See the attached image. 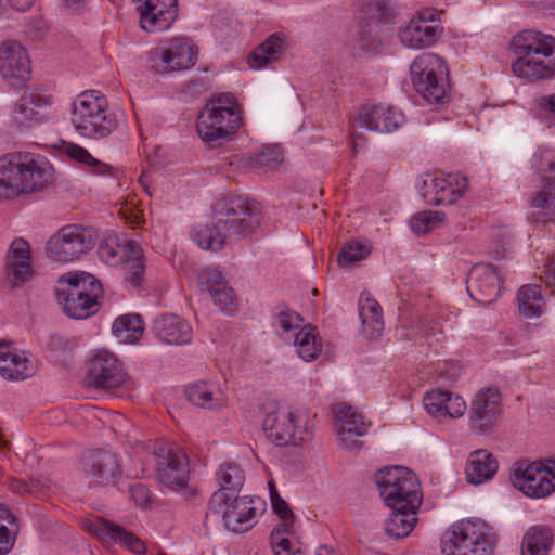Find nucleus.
<instances>
[{
  "label": "nucleus",
  "mask_w": 555,
  "mask_h": 555,
  "mask_svg": "<svg viewBox=\"0 0 555 555\" xmlns=\"http://www.w3.org/2000/svg\"><path fill=\"white\" fill-rule=\"evenodd\" d=\"M260 224L256 202L237 195L219 198L212 206L211 223L197 229L194 241L205 250H220L229 236L238 238L254 233Z\"/></svg>",
  "instance_id": "nucleus-1"
},
{
  "label": "nucleus",
  "mask_w": 555,
  "mask_h": 555,
  "mask_svg": "<svg viewBox=\"0 0 555 555\" xmlns=\"http://www.w3.org/2000/svg\"><path fill=\"white\" fill-rule=\"evenodd\" d=\"M53 177V168L41 155L12 152L0 157V201H11L42 190Z\"/></svg>",
  "instance_id": "nucleus-2"
},
{
  "label": "nucleus",
  "mask_w": 555,
  "mask_h": 555,
  "mask_svg": "<svg viewBox=\"0 0 555 555\" xmlns=\"http://www.w3.org/2000/svg\"><path fill=\"white\" fill-rule=\"evenodd\" d=\"M555 39L540 31L524 30L511 40V50L517 59L512 70L519 77L532 80L551 79L555 76L554 53Z\"/></svg>",
  "instance_id": "nucleus-3"
},
{
  "label": "nucleus",
  "mask_w": 555,
  "mask_h": 555,
  "mask_svg": "<svg viewBox=\"0 0 555 555\" xmlns=\"http://www.w3.org/2000/svg\"><path fill=\"white\" fill-rule=\"evenodd\" d=\"M242 125L235 99L219 95L206 104L197 118L196 130L208 149L221 147L232 141Z\"/></svg>",
  "instance_id": "nucleus-4"
},
{
  "label": "nucleus",
  "mask_w": 555,
  "mask_h": 555,
  "mask_svg": "<svg viewBox=\"0 0 555 555\" xmlns=\"http://www.w3.org/2000/svg\"><path fill=\"white\" fill-rule=\"evenodd\" d=\"M72 122L77 132L88 139L109 137L118 127L106 98L96 90L85 91L72 104Z\"/></svg>",
  "instance_id": "nucleus-5"
},
{
  "label": "nucleus",
  "mask_w": 555,
  "mask_h": 555,
  "mask_svg": "<svg viewBox=\"0 0 555 555\" xmlns=\"http://www.w3.org/2000/svg\"><path fill=\"white\" fill-rule=\"evenodd\" d=\"M102 295L101 283L86 272L68 273L57 280L56 298L64 312L73 319H86L94 314Z\"/></svg>",
  "instance_id": "nucleus-6"
},
{
  "label": "nucleus",
  "mask_w": 555,
  "mask_h": 555,
  "mask_svg": "<svg viewBox=\"0 0 555 555\" xmlns=\"http://www.w3.org/2000/svg\"><path fill=\"white\" fill-rule=\"evenodd\" d=\"M262 428L267 438L279 447H300L312 437L311 420L306 409L267 412Z\"/></svg>",
  "instance_id": "nucleus-7"
},
{
  "label": "nucleus",
  "mask_w": 555,
  "mask_h": 555,
  "mask_svg": "<svg viewBox=\"0 0 555 555\" xmlns=\"http://www.w3.org/2000/svg\"><path fill=\"white\" fill-rule=\"evenodd\" d=\"M416 92L430 104L448 100V67L444 60L434 53H422L410 67Z\"/></svg>",
  "instance_id": "nucleus-8"
},
{
  "label": "nucleus",
  "mask_w": 555,
  "mask_h": 555,
  "mask_svg": "<svg viewBox=\"0 0 555 555\" xmlns=\"http://www.w3.org/2000/svg\"><path fill=\"white\" fill-rule=\"evenodd\" d=\"M380 496L390 508H418L422 495L413 472L395 466L380 469L376 475Z\"/></svg>",
  "instance_id": "nucleus-9"
},
{
  "label": "nucleus",
  "mask_w": 555,
  "mask_h": 555,
  "mask_svg": "<svg viewBox=\"0 0 555 555\" xmlns=\"http://www.w3.org/2000/svg\"><path fill=\"white\" fill-rule=\"evenodd\" d=\"M492 545L487 524L462 520L443 534L441 552L443 555H487Z\"/></svg>",
  "instance_id": "nucleus-10"
},
{
  "label": "nucleus",
  "mask_w": 555,
  "mask_h": 555,
  "mask_svg": "<svg viewBox=\"0 0 555 555\" xmlns=\"http://www.w3.org/2000/svg\"><path fill=\"white\" fill-rule=\"evenodd\" d=\"M93 232L85 227L68 224L54 233L46 244V255L57 262H70L93 248Z\"/></svg>",
  "instance_id": "nucleus-11"
},
{
  "label": "nucleus",
  "mask_w": 555,
  "mask_h": 555,
  "mask_svg": "<svg viewBox=\"0 0 555 555\" xmlns=\"http://www.w3.org/2000/svg\"><path fill=\"white\" fill-rule=\"evenodd\" d=\"M195 47L186 38H172L149 53V67L156 74L188 69L195 64Z\"/></svg>",
  "instance_id": "nucleus-12"
},
{
  "label": "nucleus",
  "mask_w": 555,
  "mask_h": 555,
  "mask_svg": "<svg viewBox=\"0 0 555 555\" xmlns=\"http://www.w3.org/2000/svg\"><path fill=\"white\" fill-rule=\"evenodd\" d=\"M442 11L434 8L418 10L410 22L399 29L401 43L411 49H423L433 44L441 35Z\"/></svg>",
  "instance_id": "nucleus-13"
},
{
  "label": "nucleus",
  "mask_w": 555,
  "mask_h": 555,
  "mask_svg": "<svg viewBox=\"0 0 555 555\" xmlns=\"http://www.w3.org/2000/svg\"><path fill=\"white\" fill-rule=\"evenodd\" d=\"M85 382L90 388L104 391L128 387L130 384L121 363L106 350H100L90 358Z\"/></svg>",
  "instance_id": "nucleus-14"
},
{
  "label": "nucleus",
  "mask_w": 555,
  "mask_h": 555,
  "mask_svg": "<svg viewBox=\"0 0 555 555\" xmlns=\"http://www.w3.org/2000/svg\"><path fill=\"white\" fill-rule=\"evenodd\" d=\"M157 479L172 490L186 487L189 479V461L185 453L168 443H162L154 450Z\"/></svg>",
  "instance_id": "nucleus-15"
},
{
  "label": "nucleus",
  "mask_w": 555,
  "mask_h": 555,
  "mask_svg": "<svg viewBox=\"0 0 555 555\" xmlns=\"http://www.w3.org/2000/svg\"><path fill=\"white\" fill-rule=\"evenodd\" d=\"M509 479L516 489L533 499L545 498L555 490V470L537 462L519 464Z\"/></svg>",
  "instance_id": "nucleus-16"
},
{
  "label": "nucleus",
  "mask_w": 555,
  "mask_h": 555,
  "mask_svg": "<svg viewBox=\"0 0 555 555\" xmlns=\"http://www.w3.org/2000/svg\"><path fill=\"white\" fill-rule=\"evenodd\" d=\"M502 411V397L498 388L480 389L470 402L469 427L479 435L493 431Z\"/></svg>",
  "instance_id": "nucleus-17"
},
{
  "label": "nucleus",
  "mask_w": 555,
  "mask_h": 555,
  "mask_svg": "<svg viewBox=\"0 0 555 555\" xmlns=\"http://www.w3.org/2000/svg\"><path fill=\"white\" fill-rule=\"evenodd\" d=\"M140 26L147 33L167 30L178 16L177 0H133Z\"/></svg>",
  "instance_id": "nucleus-18"
},
{
  "label": "nucleus",
  "mask_w": 555,
  "mask_h": 555,
  "mask_svg": "<svg viewBox=\"0 0 555 555\" xmlns=\"http://www.w3.org/2000/svg\"><path fill=\"white\" fill-rule=\"evenodd\" d=\"M467 291L470 297L481 305L495 301L502 291L496 268L491 263L475 264L468 273Z\"/></svg>",
  "instance_id": "nucleus-19"
},
{
  "label": "nucleus",
  "mask_w": 555,
  "mask_h": 555,
  "mask_svg": "<svg viewBox=\"0 0 555 555\" xmlns=\"http://www.w3.org/2000/svg\"><path fill=\"white\" fill-rule=\"evenodd\" d=\"M0 74L12 86L30 78V60L20 42L8 40L0 44Z\"/></svg>",
  "instance_id": "nucleus-20"
},
{
  "label": "nucleus",
  "mask_w": 555,
  "mask_h": 555,
  "mask_svg": "<svg viewBox=\"0 0 555 555\" xmlns=\"http://www.w3.org/2000/svg\"><path fill=\"white\" fill-rule=\"evenodd\" d=\"M262 505L259 498H249L247 495L238 496V493L225 501L220 511H208V513L221 514L225 527L235 533H241L251 527V520L256 512Z\"/></svg>",
  "instance_id": "nucleus-21"
},
{
  "label": "nucleus",
  "mask_w": 555,
  "mask_h": 555,
  "mask_svg": "<svg viewBox=\"0 0 555 555\" xmlns=\"http://www.w3.org/2000/svg\"><path fill=\"white\" fill-rule=\"evenodd\" d=\"M83 470L92 482L100 486L115 485L122 474L117 456L108 451H89L82 460Z\"/></svg>",
  "instance_id": "nucleus-22"
},
{
  "label": "nucleus",
  "mask_w": 555,
  "mask_h": 555,
  "mask_svg": "<svg viewBox=\"0 0 555 555\" xmlns=\"http://www.w3.org/2000/svg\"><path fill=\"white\" fill-rule=\"evenodd\" d=\"M532 166L548 179V182L533 197L532 206L543 209L544 216L551 219L555 216V152L542 151L534 154Z\"/></svg>",
  "instance_id": "nucleus-23"
},
{
  "label": "nucleus",
  "mask_w": 555,
  "mask_h": 555,
  "mask_svg": "<svg viewBox=\"0 0 555 555\" xmlns=\"http://www.w3.org/2000/svg\"><path fill=\"white\" fill-rule=\"evenodd\" d=\"M467 185V179L457 175L449 173L447 177L427 175L424 179V188H430L433 192L425 194V201L435 206L451 205L463 196Z\"/></svg>",
  "instance_id": "nucleus-24"
},
{
  "label": "nucleus",
  "mask_w": 555,
  "mask_h": 555,
  "mask_svg": "<svg viewBox=\"0 0 555 555\" xmlns=\"http://www.w3.org/2000/svg\"><path fill=\"white\" fill-rule=\"evenodd\" d=\"M219 489L208 502V511H220L225 501L237 494L245 480L244 470L234 462L222 463L216 472Z\"/></svg>",
  "instance_id": "nucleus-25"
},
{
  "label": "nucleus",
  "mask_w": 555,
  "mask_h": 555,
  "mask_svg": "<svg viewBox=\"0 0 555 555\" xmlns=\"http://www.w3.org/2000/svg\"><path fill=\"white\" fill-rule=\"evenodd\" d=\"M86 527L91 534L105 544L119 543L135 554L145 552L144 543L137 535L112 521L95 518L89 520Z\"/></svg>",
  "instance_id": "nucleus-26"
},
{
  "label": "nucleus",
  "mask_w": 555,
  "mask_h": 555,
  "mask_svg": "<svg viewBox=\"0 0 555 555\" xmlns=\"http://www.w3.org/2000/svg\"><path fill=\"white\" fill-rule=\"evenodd\" d=\"M404 124V115L392 106L373 105L364 108L358 118L361 129L389 133L399 129Z\"/></svg>",
  "instance_id": "nucleus-27"
},
{
  "label": "nucleus",
  "mask_w": 555,
  "mask_h": 555,
  "mask_svg": "<svg viewBox=\"0 0 555 555\" xmlns=\"http://www.w3.org/2000/svg\"><path fill=\"white\" fill-rule=\"evenodd\" d=\"M198 284L210 294L215 305L222 311L232 313L235 306L233 288L224 280L222 273L215 268H204L198 272Z\"/></svg>",
  "instance_id": "nucleus-28"
},
{
  "label": "nucleus",
  "mask_w": 555,
  "mask_h": 555,
  "mask_svg": "<svg viewBox=\"0 0 555 555\" xmlns=\"http://www.w3.org/2000/svg\"><path fill=\"white\" fill-rule=\"evenodd\" d=\"M5 271L14 286L27 282L33 276L30 248L24 238L18 237L11 243L5 258Z\"/></svg>",
  "instance_id": "nucleus-29"
},
{
  "label": "nucleus",
  "mask_w": 555,
  "mask_h": 555,
  "mask_svg": "<svg viewBox=\"0 0 555 555\" xmlns=\"http://www.w3.org/2000/svg\"><path fill=\"white\" fill-rule=\"evenodd\" d=\"M153 332L159 340L169 345H185L193 338L191 325L172 313L156 318L153 322Z\"/></svg>",
  "instance_id": "nucleus-30"
},
{
  "label": "nucleus",
  "mask_w": 555,
  "mask_h": 555,
  "mask_svg": "<svg viewBox=\"0 0 555 555\" xmlns=\"http://www.w3.org/2000/svg\"><path fill=\"white\" fill-rule=\"evenodd\" d=\"M51 104V98L36 90H26L15 103L16 122L30 126L44 119V109Z\"/></svg>",
  "instance_id": "nucleus-31"
},
{
  "label": "nucleus",
  "mask_w": 555,
  "mask_h": 555,
  "mask_svg": "<svg viewBox=\"0 0 555 555\" xmlns=\"http://www.w3.org/2000/svg\"><path fill=\"white\" fill-rule=\"evenodd\" d=\"M291 41L286 34L278 31L271 34L258 46L248 57V64L253 69H260L276 62L289 48Z\"/></svg>",
  "instance_id": "nucleus-32"
},
{
  "label": "nucleus",
  "mask_w": 555,
  "mask_h": 555,
  "mask_svg": "<svg viewBox=\"0 0 555 555\" xmlns=\"http://www.w3.org/2000/svg\"><path fill=\"white\" fill-rule=\"evenodd\" d=\"M498 470L494 455L487 450H476L469 454L465 474L469 483L480 485L491 479Z\"/></svg>",
  "instance_id": "nucleus-33"
},
{
  "label": "nucleus",
  "mask_w": 555,
  "mask_h": 555,
  "mask_svg": "<svg viewBox=\"0 0 555 555\" xmlns=\"http://www.w3.org/2000/svg\"><path fill=\"white\" fill-rule=\"evenodd\" d=\"M2 341H0V347ZM36 372L35 365L24 354L13 351H0V376L7 380H24Z\"/></svg>",
  "instance_id": "nucleus-34"
},
{
  "label": "nucleus",
  "mask_w": 555,
  "mask_h": 555,
  "mask_svg": "<svg viewBox=\"0 0 555 555\" xmlns=\"http://www.w3.org/2000/svg\"><path fill=\"white\" fill-rule=\"evenodd\" d=\"M126 258L119 266L124 271L125 280L133 287H140L144 280V261L142 246L134 240L126 241Z\"/></svg>",
  "instance_id": "nucleus-35"
},
{
  "label": "nucleus",
  "mask_w": 555,
  "mask_h": 555,
  "mask_svg": "<svg viewBox=\"0 0 555 555\" xmlns=\"http://www.w3.org/2000/svg\"><path fill=\"white\" fill-rule=\"evenodd\" d=\"M359 315L362 323V334L367 339H376L384 330V320L379 304L369 297L360 298Z\"/></svg>",
  "instance_id": "nucleus-36"
},
{
  "label": "nucleus",
  "mask_w": 555,
  "mask_h": 555,
  "mask_svg": "<svg viewBox=\"0 0 555 555\" xmlns=\"http://www.w3.org/2000/svg\"><path fill=\"white\" fill-rule=\"evenodd\" d=\"M184 392L188 400L195 406L214 410L223 405L224 400L221 390L205 382L189 385Z\"/></svg>",
  "instance_id": "nucleus-37"
},
{
  "label": "nucleus",
  "mask_w": 555,
  "mask_h": 555,
  "mask_svg": "<svg viewBox=\"0 0 555 555\" xmlns=\"http://www.w3.org/2000/svg\"><path fill=\"white\" fill-rule=\"evenodd\" d=\"M553 545V533L545 526H531L521 541L520 555H548Z\"/></svg>",
  "instance_id": "nucleus-38"
},
{
  "label": "nucleus",
  "mask_w": 555,
  "mask_h": 555,
  "mask_svg": "<svg viewBox=\"0 0 555 555\" xmlns=\"http://www.w3.org/2000/svg\"><path fill=\"white\" fill-rule=\"evenodd\" d=\"M391 509L392 513L387 519L385 526L386 533L389 537L396 539H401L409 535L417 521V508L393 507Z\"/></svg>",
  "instance_id": "nucleus-39"
},
{
  "label": "nucleus",
  "mask_w": 555,
  "mask_h": 555,
  "mask_svg": "<svg viewBox=\"0 0 555 555\" xmlns=\"http://www.w3.org/2000/svg\"><path fill=\"white\" fill-rule=\"evenodd\" d=\"M517 305L519 313L524 318L540 317L545 306L541 286L535 284L521 286L517 292Z\"/></svg>",
  "instance_id": "nucleus-40"
},
{
  "label": "nucleus",
  "mask_w": 555,
  "mask_h": 555,
  "mask_svg": "<svg viewBox=\"0 0 555 555\" xmlns=\"http://www.w3.org/2000/svg\"><path fill=\"white\" fill-rule=\"evenodd\" d=\"M112 331L119 340L135 343L142 337L144 327L139 314H126L114 321Z\"/></svg>",
  "instance_id": "nucleus-41"
},
{
  "label": "nucleus",
  "mask_w": 555,
  "mask_h": 555,
  "mask_svg": "<svg viewBox=\"0 0 555 555\" xmlns=\"http://www.w3.org/2000/svg\"><path fill=\"white\" fill-rule=\"evenodd\" d=\"M63 153L86 166H88L91 172L96 175H114V167L103 163L102 160L93 157L88 150L85 147L75 144V143H64Z\"/></svg>",
  "instance_id": "nucleus-42"
},
{
  "label": "nucleus",
  "mask_w": 555,
  "mask_h": 555,
  "mask_svg": "<svg viewBox=\"0 0 555 555\" xmlns=\"http://www.w3.org/2000/svg\"><path fill=\"white\" fill-rule=\"evenodd\" d=\"M294 345L297 352L305 361L314 360L321 352V345L318 341L315 328L311 325H304L299 332L294 334Z\"/></svg>",
  "instance_id": "nucleus-43"
},
{
  "label": "nucleus",
  "mask_w": 555,
  "mask_h": 555,
  "mask_svg": "<svg viewBox=\"0 0 555 555\" xmlns=\"http://www.w3.org/2000/svg\"><path fill=\"white\" fill-rule=\"evenodd\" d=\"M333 412L336 418L337 429H341L346 425V427H363V431H367L370 423H366L364 416L347 403L340 402L335 404Z\"/></svg>",
  "instance_id": "nucleus-44"
},
{
  "label": "nucleus",
  "mask_w": 555,
  "mask_h": 555,
  "mask_svg": "<svg viewBox=\"0 0 555 555\" xmlns=\"http://www.w3.org/2000/svg\"><path fill=\"white\" fill-rule=\"evenodd\" d=\"M361 10L370 18L389 23L395 16V0H362Z\"/></svg>",
  "instance_id": "nucleus-45"
},
{
  "label": "nucleus",
  "mask_w": 555,
  "mask_h": 555,
  "mask_svg": "<svg viewBox=\"0 0 555 555\" xmlns=\"http://www.w3.org/2000/svg\"><path fill=\"white\" fill-rule=\"evenodd\" d=\"M16 520L8 507L0 505V555H7L15 543V533L8 526H14Z\"/></svg>",
  "instance_id": "nucleus-46"
},
{
  "label": "nucleus",
  "mask_w": 555,
  "mask_h": 555,
  "mask_svg": "<svg viewBox=\"0 0 555 555\" xmlns=\"http://www.w3.org/2000/svg\"><path fill=\"white\" fill-rule=\"evenodd\" d=\"M278 309L274 326L281 336L302 327V318L296 311L289 310L286 307H279Z\"/></svg>",
  "instance_id": "nucleus-47"
},
{
  "label": "nucleus",
  "mask_w": 555,
  "mask_h": 555,
  "mask_svg": "<svg viewBox=\"0 0 555 555\" xmlns=\"http://www.w3.org/2000/svg\"><path fill=\"white\" fill-rule=\"evenodd\" d=\"M283 160V151L278 145L266 146L255 156L256 166L264 170L276 169Z\"/></svg>",
  "instance_id": "nucleus-48"
},
{
  "label": "nucleus",
  "mask_w": 555,
  "mask_h": 555,
  "mask_svg": "<svg viewBox=\"0 0 555 555\" xmlns=\"http://www.w3.org/2000/svg\"><path fill=\"white\" fill-rule=\"evenodd\" d=\"M369 253L370 249L366 245L358 241H350L341 248L338 255V263L339 266L353 264L365 258Z\"/></svg>",
  "instance_id": "nucleus-49"
},
{
  "label": "nucleus",
  "mask_w": 555,
  "mask_h": 555,
  "mask_svg": "<svg viewBox=\"0 0 555 555\" xmlns=\"http://www.w3.org/2000/svg\"><path fill=\"white\" fill-rule=\"evenodd\" d=\"M449 400V391L436 389L426 393L423 399L424 408L434 417H443L446 401Z\"/></svg>",
  "instance_id": "nucleus-50"
},
{
  "label": "nucleus",
  "mask_w": 555,
  "mask_h": 555,
  "mask_svg": "<svg viewBox=\"0 0 555 555\" xmlns=\"http://www.w3.org/2000/svg\"><path fill=\"white\" fill-rule=\"evenodd\" d=\"M363 427H343L337 429L339 443L343 448L349 451H359L362 447L359 437L364 436Z\"/></svg>",
  "instance_id": "nucleus-51"
},
{
  "label": "nucleus",
  "mask_w": 555,
  "mask_h": 555,
  "mask_svg": "<svg viewBox=\"0 0 555 555\" xmlns=\"http://www.w3.org/2000/svg\"><path fill=\"white\" fill-rule=\"evenodd\" d=\"M438 222L437 212L422 211L410 219V228L416 234H424L435 228Z\"/></svg>",
  "instance_id": "nucleus-52"
},
{
  "label": "nucleus",
  "mask_w": 555,
  "mask_h": 555,
  "mask_svg": "<svg viewBox=\"0 0 555 555\" xmlns=\"http://www.w3.org/2000/svg\"><path fill=\"white\" fill-rule=\"evenodd\" d=\"M125 248L126 242L117 246L104 243L99 247V256L105 263L116 267L126 258Z\"/></svg>",
  "instance_id": "nucleus-53"
},
{
  "label": "nucleus",
  "mask_w": 555,
  "mask_h": 555,
  "mask_svg": "<svg viewBox=\"0 0 555 555\" xmlns=\"http://www.w3.org/2000/svg\"><path fill=\"white\" fill-rule=\"evenodd\" d=\"M466 410V402L460 396H453L449 391V400L446 401L443 417H460L465 413Z\"/></svg>",
  "instance_id": "nucleus-54"
},
{
  "label": "nucleus",
  "mask_w": 555,
  "mask_h": 555,
  "mask_svg": "<svg viewBox=\"0 0 555 555\" xmlns=\"http://www.w3.org/2000/svg\"><path fill=\"white\" fill-rule=\"evenodd\" d=\"M539 113L546 118L555 119V93L551 95H535L533 99Z\"/></svg>",
  "instance_id": "nucleus-55"
},
{
  "label": "nucleus",
  "mask_w": 555,
  "mask_h": 555,
  "mask_svg": "<svg viewBox=\"0 0 555 555\" xmlns=\"http://www.w3.org/2000/svg\"><path fill=\"white\" fill-rule=\"evenodd\" d=\"M270 485V499L272 508L275 514H278L280 517H287V516H294L292 509L289 508L288 504L280 496L276 488L273 486L272 482Z\"/></svg>",
  "instance_id": "nucleus-56"
},
{
  "label": "nucleus",
  "mask_w": 555,
  "mask_h": 555,
  "mask_svg": "<svg viewBox=\"0 0 555 555\" xmlns=\"http://www.w3.org/2000/svg\"><path fill=\"white\" fill-rule=\"evenodd\" d=\"M275 555H302L299 546L294 545L288 538L271 542Z\"/></svg>",
  "instance_id": "nucleus-57"
},
{
  "label": "nucleus",
  "mask_w": 555,
  "mask_h": 555,
  "mask_svg": "<svg viewBox=\"0 0 555 555\" xmlns=\"http://www.w3.org/2000/svg\"><path fill=\"white\" fill-rule=\"evenodd\" d=\"M129 493L134 503L140 507H145L150 502V491L142 483L130 486Z\"/></svg>",
  "instance_id": "nucleus-58"
},
{
  "label": "nucleus",
  "mask_w": 555,
  "mask_h": 555,
  "mask_svg": "<svg viewBox=\"0 0 555 555\" xmlns=\"http://www.w3.org/2000/svg\"><path fill=\"white\" fill-rule=\"evenodd\" d=\"M281 522L273 529L271 533V542L286 538L292 532L295 516L280 517Z\"/></svg>",
  "instance_id": "nucleus-59"
},
{
  "label": "nucleus",
  "mask_w": 555,
  "mask_h": 555,
  "mask_svg": "<svg viewBox=\"0 0 555 555\" xmlns=\"http://www.w3.org/2000/svg\"><path fill=\"white\" fill-rule=\"evenodd\" d=\"M542 280L547 288L555 294V254L544 264Z\"/></svg>",
  "instance_id": "nucleus-60"
},
{
  "label": "nucleus",
  "mask_w": 555,
  "mask_h": 555,
  "mask_svg": "<svg viewBox=\"0 0 555 555\" xmlns=\"http://www.w3.org/2000/svg\"><path fill=\"white\" fill-rule=\"evenodd\" d=\"M207 87L208 82L205 77L191 79L186 85V88L191 93H202L207 89Z\"/></svg>",
  "instance_id": "nucleus-61"
},
{
  "label": "nucleus",
  "mask_w": 555,
  "mask_h": 555,
  "mask_svg": "<svg viewBox=\"0 0 555 555\" xmlns=\"http://www.w3.org/2000/svg\"><path fill=\"white\" fill-rule=\"evenodd\" d=\"M416 335H417V337L414 338L415 344H418L421 346H423L424 344H427L428 346L433 345V341L430 340V336L435 335V332H433V328L427 330V328H423V326H422L418 328Z\"/></svg>",
  "instance_id": "nucleus-62"
},
{
  "label": "nucleus",
  "mask_w": 555,
  "mask_h": 555,
  "mask_svg": "<svg viewBox=\"0 0 555 555\" xmlns=\"http://www.w3.org/2000/svg\"><path fill=\"white\" fill-rule=\"evenodd\" d=\"M38 487L37 482L31 481L30 483H24L17 481L12 485V488L20 493H36V488Z\"/></svg>",
  "instance_id": "nucleus-63"
},
{
  "label": "nucleus",
  "mask_w": 555,
  "mask_h": 555,
  "mask_svg": "<svg viewBox=\"0 0 555 555\" xmlns=\"http://www.w3.org/2000/svg\"><path fill=\"white\" fill-rule=\"evenodd\" d=\"M531 4L541 10L554 9L555 0H528Z\"/></svg>",
  "instance_id": "nucleus-64"
}]
</instances>
